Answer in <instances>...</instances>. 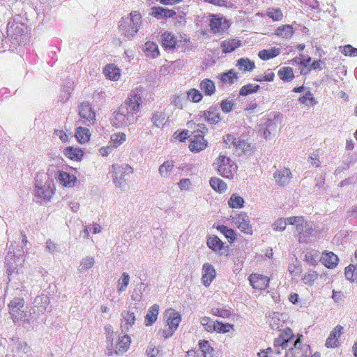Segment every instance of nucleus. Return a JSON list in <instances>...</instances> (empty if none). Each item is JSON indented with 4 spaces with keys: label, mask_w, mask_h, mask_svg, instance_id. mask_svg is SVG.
<instances>
[{
    "label": "nucleus",
    "mask_w": 357,
    "mask_h": 357,
    "mask_svg": "<svg viewBox=\"0 0 357 357\" xmlns=\"http://www.w3.org/2000/svg\"><path fill=\"white\" fill-rule=\"evenodd\" d=\"M233 326L232 324L229 323H223L217 320L215 321V328H213V330L219 333H226L229 332V331L233 328Z\"/></svg>",
    "instance_id": "obj_50"
},
{
    "label": "nucleus",
    "mask_w": 357,
    "mask_h": 357,
    "mask_svg": "<svg viewBox=\"0 0 357 357\" xmlns=\"http://www.w3.org/2000/svg\"><path fill=\"white\" fill-rule=\"evenodd\" d=\"M131 342L130 337L128 335H125L119 339L116 344V353L126 352L130 347Z\"/></svg>",
    "instance_id": "obj_33"
},
{
    "label": "nucleus",
    "mask_w": 357,
    "mask_h": 357,
    "mask_svg": "<svg viewBox=\"0 0 357 357\" xmlns=\"http://www.w3.org/2000/svg\"><path fill=\"white\" fill-rule=\"evenodd\" d=\"M63 155L73 161H80L84 155V151L79 148L68 146L63 150Z\"/></svg>",
    "instance_id": "obj_21"
},
{
    "label": "nucleus",
    "mask_w": 357,
    "mask_h": 357,
    "mask_svg": "<svg viewBox=\"0 0 357 357\" xmlns=\"http://www.w3.org/2000/svg\"><path fill=\"white\" fill-rule=\"evenodd\" d=\"M20 264H15V262L10 261H6V276L7 277L8 282H10L15 275H17V266Z\"/></svg>",
    "instance_id": "obj_39"
},
{
    "label": "nucleus",
    "mask_w": 357,
    "mask_h": 357,
    "mask_svg": "<svg viewBox=\"0 0 357 357\" xmlns=\"http://www.w3.org/2000/svg\"><path fill=\"white\" fill-rule=\"evenodd\" d=\"M236 66L245 72L251 71L255 68V62L248 58H241L237 61Z\"/></svg>",
    "instance_id": "obj_40"
},
{
    "label": "nucleus",
    "mask_w": 357,
    "mask_h": 357,
    "mask_svg": "<svg viewBox=\"0 0 357 357\" xmlns=\"http://www.w3.org/2000/svg\"><path fill=\"white\" fill-rule=\"evenodd\" d=\"M215 321L208 317L201 318L200 323L204 326V329L208 332L212 333L214 331Z\"/></svg>",
    "instance_id": "obj_54"
},
{
    "label": "nucleus",
    "mask_w": 357,
    "mask_h": 357,
    "mask_svg": "<svg viewBox=\"0 0 357 357\" xmlns=\"http://www.w3.org/2000/svg\"><path fill=\"white\" fill-rule=\"evenodd\" d=\"M187 98L194 103H198L202 100L203 95L198 89L192 88L187 91Z\"/></svg>",
    "instance_id": "obj_47"
},
{
    "label": "nucleus",
    "mask_w": 357,
    "mask_h": 357,
    "mask_svg": "<svg viewBox=\"0 0 357 357\" xmlns=\"http://www.w3.org/2000/svg\"><path fill=\"white\" fill-rule=\"evenodd\" d=\"M49 296L46 294H41L35 298L33 302V314H36L37 317L45 312L50 305Z\"/></svg>",
    "instance_id": "obj_11"
},
{
    "label": "nucleus",
    "mask_w": 357,
    "mask_h": 357,
    "mask_svg": "<svg viewBox=\"0 0 357 357\" xmlns=\"http://www.w3.org/2000/svg\"><path fill=\"white\" fill-rule=\"evenodd\" d=\"M164 9L162 6H153L150 10L149 15L157 20H164Z\"/></svg>",
    "instance_id": "obj_55"
},
{
    "label": "nucleus",
    "mask_w": 357,
    "mask_h": 357,
    "mask_svg": "<svg viewBox=\"0 0 357 357\" xmlns=\"http://www.w3.org/2000/svg\"><path fill=\"white\" fill-rule=\"evenodd\" d=\"M260 89V86L257 84H248L243 86L240 91L239 94L242 96H246L253 93H256Z\"/></svg>",
    "instance_id": "obj_48"
},
{
    "label": "nucleus",
    "mask_w": 357,
    "mask_h": 357,
    "mask_svg": "<svg viewBox=\"0 0 357 357\" xmlns=\"http://www.w3.org/2000/svg\"><path fill=\"white\" fill-rule=\"evenodd\" d=\"M24 305V300L22 298L15 297L13 298L8 304L9 312L12 315L14 321L17 320H23L24 323L30 324L34 322L37 317H33L30 315H27L22 308Z\"/></svg>",
    "instance_id": "obj_3"
},
{
    "label": "nucleus",
    "mask_w": 357,
    "mask_h": 357,
    "mask_svg": "<svg viewBox=\"0 0 357 357\" xmlns=\"http://www.w3.org/2000/svg\"><path fill=\"white\" fill-rule=\"evenodd\" d=\"M298 101L301 105L307 107L314 106L317 103L313 93L310 91H307L304 95L301 96Z\"/></svg>",
    "instance_id": "obj_29"
},
{
    "label": "nucleus",
    "mask_w": 357,
    "mask_h": 357,
    "mask_svg": "<svg viewBox=\"0 0 357 357\" xmlns=\"http://www.w3.org/2000/svg\"><path fill=\"white\" fill-rule=\"evenodd\" d=\"M320 261L326 267L333 268L337 265L338 257L333 252H324L320 257Z\"/></svg>",
    "instance_id": "obj_19"
},
{
    "label": "nucleus",
    "mask_w": 357,
    "mask_h": 357,
    "mask_svg": "<svg viewBox=\"0 0 357 357\" xmlns=\"http://www.w3.org/2000/svg\"><path fill=\"white\" fill-rule=\"evenodd\" d=\"M244 203L243 198L236 193L232 194L228 200V206L231 208H241Z\"/></svg>",
    "instance_id": "obj_41"
},
{
    "label": "nucleus",
    "mask_w": 357,
    "mask_h": 357,
    "mask_svg": "<svg viewBox=\"0 0 357 357\" xmlns=\"http://www.w3.org/2000/svg\"><path fill=\"white\" fill-rule=\"evenodd\" d=\"M129 281H130L129 275L126 272L123 273L121 278L118 281L119 291L122 292V291H125L129 284Z\"/></svg>",
    "instance_id": "obj_53"
},
{
    "label": "nucleus",
    "mask_w": 357,
    "mask_h": 357,
    "mask_svg": "<svg viewBox=\"0 0 357 357\" xmlns=\"http://www.w3.org/2000/svg\"><path fill=\"white\" fill-rule=\"evenodd\" d=\"M273 177L280 186H284L289 183L291 178V172L289 169L283 167L281 169L277 170L273 174Z\"/></svg>",
    "instance_id": "obj_17"
},
{
    "label": "nucleus",
    "mask_w": 357,
    "mask_h": 357,
    "mask_svg": "<svg viewBox=\"0 0 357 357\" xmlns=\"http://www.w3.org/2000/svg\"><path fill=\"white\" fill-rule=\"evenodd\" d=\"M280 54V50L274 47L268 50L259 51L258 56L262 60H268L278 56Z\"/></svg>",
    "instance_id": "obj_38"
},
{
    "label": "nucleus",
    "mask_w": 357,
    "mask_h": 357,
    "mask_svg": "<svg viewBox=\"0 0 357 357\" xmlns=\"http://www.w3.org/2000/svg\"><path fill=\"white\" fill-rule=\"evenodd\" d=\"M235 148L236 151H240L245 154H250L253 150V146L250 144L241 139H239Z\"/></svg>",
    "instance_id": "obj_51"
},
{
    "label": "nucleus",
    "mask_w": 357,
    "mask_h": 357,
    "mask_svg": "<svg viewBox=\"0 0 357 357\" xmlns=\"http://www.w3.org/2000/svg\"><path fill=\"white\" fill-rule=\"evenodd\" d=\"M320 253L316 250L307 251L304 255V261L310 266H315L320 261Z\"/></svg>",
    "instance_id": "obj_36"
},
{
    "label": "nucleus",
    "mask_w": 357,
    "mask_h": 357,
    "mask_svg": "<svg viewBox=\"0 0 357 357\" xmlns=\"http://www.w3.org/2000/svg\"><path fill=\"white\" fill-rule=\"evenodd\" d=\"M151 119L157 127L162 126L168 121V118L164 112H155Z\"/></svg>",
    "instance_id": "obj_43"
},
{
    "label": "nucleus",
    "mask_w": 357,
    "mask_h": 357,
    "mask_svg": "<svg viewBox=\"0 0 357 357\" xmlns=\"http://www.w3.org/2000/svg\"><path fill=\"white\" fill-rule=\"evenodd\" d=\"M249 281L250 285L256 289H266L269 283V279L268 277L252 273L249 276Z\"/></svg>",
    "instance_id": "obj_15"
},
{
    "label": "nucleus",
    "mask_w": 357,
    "mask_h": 357,
    "mask_svg": "<svg viewBox=\"0 0 357 357\" xmlns=\"http://www.w3.org/2000/svg\"><path fill=\"white\" fill-rule=\"evenodd\" d=\"M199 88L204 94L207 96H213L216 91L214 82L207 78L201 81Z\"/></svg>",
    "instance_id": "obj_23"
},
{
    "label": "nucleus",
    "mask_w": 357,
    "mask_h": 357,
    "mask_svg": "<svg viewBox=\"0 0 357 357\" xmlns=\"http://www.w3.org/2000/svg\"><path fill=\"white\" fill-rule=\"evenodd\" d=\"M36 196L46 201H50L54 194L52 180L45 173H38L35 182Z\"/></svg>",
    "instance_id": "obj_2"
},
{
    "label": "nucleus",
    "mask_w": 357,
    "mask_h": 357,
    "mask_svg": "<svg viewBox=\"0 0 357 357\" xmlns=\"http://www.w3.org/2000/svg\"><path fill=\"white\" fill-rule=\"evenodd\" d=\"M121 316L125 321V325L121 327L125 328L126 326V329H128V326H132L135 324V316L134 312L130 311H123L121 313Z\"/></svg>",
    "instance_id": "obj_49"
},
{
    "label": "nucleus",
    "mask_w": 357,
    "mask_h": 357,
    "mask_svg": "<svg viewBox=\"0 0 357 357\" xmlns=\"http://www.w3.org/2000/svg\"><path fill=\"white\" fill-rule=\"evenodd\" d=\"M210 17L209 26L213 33H222L230 27L229 21L226 18L215 14Z\"/></svg>",
    "instance_id": "obj_10"
},
{
    "label": "nucleus",
    "mask_w": 357,
    "mask_h": 357,
    "mask_svg": "<svg viewBox=\"0 0 357 357\" xmlns=\"http://www.w3.org/2000/svg\"><path fill=\"white\" fill-rule=\"evenodd\" d=\"M59 183L66 188H73L76 185L77 177L75 174L62 170L58 171Z\"/></svg>",
    "instance_id": "obj_16"
},
{
    "label": "nucleus",
    "mask_w": 357,
    "mask_h": 357,
    "mask_svg": "<svg viewBox=\"0 0 357 357\" xmlns=\"http://www.w3.org/2000/svg\"><path fill=\"white\" fill-rule=\"evenodd\" d=\"M162 43L165 48L174 49L177 43L176 38L169 31H165L162 36Z\"/></svg>",
    "instance_id": "obj_26"
},
{
    "label": "nucleus",
    "mask_w": 357,
    "mask_h": 357,
    "mask_svg": "<svg viewBox=\"0 0 357 357\" xmlns=\"http://www.w3.org/2000/svg\"><path fill=\"white\" fill-rule=\"evenodd\" d=\"M101 231V226L98 224H93L91 225L87 226L84 229V237H87L89 236V232L91 231L93 234H96Z\"/></svg>",
    "instance_id": "obj_64"
},
{
    "label": "nucleus",
    "mask_w": 357,
    "mask_h": 357,
    "mask_svg": "<svg viewBox=\"0 0 357 357\" xmlns=\"http://www.w3.org/2000/svg\"><path fill=\"white\" fill-rule=\"evenodd\" d=\"M288 224L287 218H279L273 224V229L275 231H283Z\"/></svg>",
    "instance_id": "obj_59"
},
{
    "label": "nucleus",
    "mask_w": 357,
    "mask_h": 357,
    "mask_svg": "<svg viewBox=\"0 0 357 357\" xmlns=\"http://www.w3.org/2000/svg\"><path fill=\"white\" fill-rule=\"evenodd\" d=\"M25 252L23 247H9L5 260L6 261H13L17 264H22L24 261Z\"/></svg>",
    "instance_id": "obj_13"
},
{
    "label": "nucleus",
    "mask_w": 357,
    "mask_h": 357,
    "mask_svg": "<svg viewBox=\"0 0 357 357\" xmlns=\"http://www.w3.org/2000/svg\"><path fill=\"white\" fill-rule=\"evenodd\" d=\"M75 137L79 144H86L90 140L91 132L86 128L78 127L75 130Z\"/></svg>",
    "instance_id": "obj_28"
},
{
    "label": "nucleus",
    "mask_w": 357,
    "mask_h": 357,
    "mask_svg": "<svg viewBox=\"0 0 357 357\" xmlns=\"http://www.w3.org/2000/svg\"><path fill=\"white\" fill-rule=\"evenodd\" d=\"M273 125H274V127L275 128L276 126L275 125L274 121L271 119H268V121L266 123V128L261 127L259 130V132L261 133V135L264 137L267 138L271 134V131L268 130V128L272 129V126Z\"/></svg>",
    "instance_id": "obj_61"
},
{
    "label": "nucleus",
    "mask_w": 357,
    "mask_h": 357,
    "mask_svg": "<svg viewBox=\"0 0 357 357\" xmlns=\"http://www.w3.org/2000/svg\"><path fill=\"white\" fill-rule=\"evenodd\" d=\"M318 275L319 274L317 271H310L304 275L302 278V280L305 284L312 286L314 281L318 278Z\"/></svg>",
    "instance_id": "obj_52"
},
{
    "label": "nucleus",
    "mask_w": 357,
    "mask_h": 357,
    "mask_svg": "<svg viewBox=\"0 0 357 357\" xmlns=\"http://www.w3.org/2000/svg\"><path fill=\"white\" fill-rule=\"evenodd\" d=\"M142 22V15L138 11H132L129 17L122 18L119 29L122 36L130 39L139 31Z\"/></svg>",
    "instance_id": "obj_1"
},
{
    "label": "nucleus",
    "mask_w": 357,
    "mask_h": 357,
    "mask_svg": "<svg viewBox=\"0 0 357 357\" xmlns=\"http://www.w3.org/2000/svg\"><path fill=\"white\" fill-rule=\"evenodd\" d=\"M206 130L204 124H198V128L192 132L193 137L189 144V149L192 152L197 153L207 147L208 143L204 139Z\"/></svg>",
    "instance_id": "obj_7"
},
{
    "label": "nucleus",
    "mask_w": 357,
    "mask_h": 357,
    "mask_svg": "<svg viewBox=\"0 0 357 357\" xmlns=\"http://www.w3.org/2000/svg\"><path fill=\"white\" fill-rule=\"evenodd\" d=\"M344 275L347 280L357 283V266L349 264L345 268Z\"/></svg>",
    "instance_id": "obj_45"
},
{
    "label": "nucleus",
    "mask_w": 357,
    "mask_h": 357,
    "mask_svg": "<svg viewBox=\"0 0 357 357\" xmlns=\"http://www.w3.org/2000/svg\"><path fill=\"white\" fill-rule=\"evenodd\" d=\"M205 2L213 6L225 8H231L233 4L227 0H204Z\"/></svg>",
    "instance_id": "obj_60"
},
{
    "label": "nucleus",
    "mask_w": 357,
    "mask_h": 357,
    "mask_svg": "<svg viewBox=\"0 0 357 357\" xmlns=\"http://www.w3.org/2000/svg\"><path fill=\"white\" fill-rule=\"evenodd\" d=\"M103 73L108 79L113 81L118 80L121 77L120 69L113 63L107 65L103 70Z\"/></svg>",
    "instance_id": "obj_25"
},
{
    "label": "nucleus",
    "mask_w": 357,
    "mask_h": 357,
    "mask_svg": "<svg viewBox=\"0 0 357 357\" xmlns=\"http://www.w3.org/2000/svg\"><path fill=\"white\" fill-rule=\"evenodd\" d=\"M19 17L10 19L7 25L8 37L17 42H21L28 33V26L23 23Z\"/></svg>",
    "instance_id": "obj_4"
},
{
    "label": "nucleus",
    "mask_w": 357,
    "mask_h": 357,
    "mask_svg": "<svg viewBox=\"0 0 357 357\" xmlns=\"http://www.w3.org/2000/svg\"><path fill=\"white\" fill-rule=\"evenodd\" d=\"M217 229L224 234L226 238H227L229 243H233L236 238V234L232 229L228 228L225 225H218Z\"/></svg>",
    "instance_id": "obj_42"
},
{
    "label": "nucleus",
    "mask_w": 357,
    "mask_h": 357,
    "mask_svg": "<svg viewBox=\"0 0 357 357\" xmlns=\"http://www.w3.org/2000/svg\"><path fill=\"white\" fill-rule=\"evenodd\" d=\"M126 135L122 132L114 133L110 137L109 144L113 148H118L126 141Z\"/></svg>",
    "instance_id": "obj_35"
},
{
    "label": "nucleus",
    "mask_w": 357,
    "mask_h": 357,
    "mask_svg": "<svg viewBox=\"0 0 357 357\" xmlns=\"http://www.w3.org/2000/svg\"><path fill=\"white\" fill-rule=\"evenodd\" d=\"M265 15L273 22L281 21L284 18V14L280 8H268L266 10Z\"/></svg>",
    "instance_id": "obj_31"
},
{
    "label": "nucleus",
    "mask_w": 357,
    "mask_h": 357,
    "mask_svg": "<svg viewBox=\"0 0 357 357\" xmlns=\"http://www.w3.org/2000/svg\"><path fill=\"white\" fill-rule=\"evenodd\" d=\"M174 167V162L172 160L164 162L159 167V173L162 177H167L172 172Z\"/></svg>",
    "instance_id": "obj_46"
},
{
    "label": "nucleus",
    "mask_w": 357,
    "mask_h": 357,
    "mask_svg": "<svg viewBox=\"0 0 357 357\" xmlns=\"http://www.w3.org/2000/svg\"><path fill=\"white\" fill-rule=\"evenodd\" d=\"M341 52L345 56H357V48L352 47L351 45L344 46Z\"/></svg>",
    "instance_id": "obj_62"
},
{
    "label": "nucleus",
    "mask_w": 357,
    "mask_h": 357,
    "mask_svg": "<svg viewBox=\"0 0 357 357\" xmlns=\"http://www.w3.org/2000/svg\"><path fill=\"white\" fill-rule=\"evenodd\" d=\"M211 314L222 318H228L231 316V311L225 308L213 307L211 309Z\"/></svg>",
    "instance_id": "obj_57"
},
{
    "label": "nucleus",
    "mask_w": 357,
    "mask_h": 357,
    "mask_svg": "<svg viewBox=\"0 0 357 357\" xmlns=\"http://www.w3.org/2000/svg\"><path fill=\"white\" fill-rule=\"evenodd\" d=\"M171 103L176 107L182 109L183 108V97L181 95L175 94L172 97Z\"/></svg>",
    "instance_id": "obj_63"
},
{
    "label": "nucleus",
    "mask_w": 357,
    "mask_h": 357,
    "mask_svg": "<svg viewBox=\"0 0 357 357\" xmlns=\"http://www.w3.org/2000/svg\"><path fill=\"white\" fill-rule=\"evenodd\" d=\"M238 79L237 73L231 69L220 75V80L222 83L232 84Z\"/></svg>",
    "instance_id": "obj_44"
},
{
    "label": "nucleus",
    "mask_w": 357,
    "mask_h": 357,
    "mask_svg": "<svg viewBox=\"0 0 357 357\" xmlns=\"http://www.w3.org/2000/svg\"><path fill=\"white\" fill-rule=\"evenodd\" d=\"M164 317L166 319L167 326L176 331L181 321V314L172 309H169L165 312Z\"/></svg>",
    "instance_id": "obj_14"
},
{
    "label": "nucleus",
    "mask_w": 357,
    "mask_h": 357,
    "mask_svg": "<svg viewBox=\"0 0 357 357\" xmlns=\"http://www.w3.org/2000/svg\"><path fill=\"white\" fill-rule=\"evenodd\" d=\"M93 264L94 259L91 257H86L81 261L78 270L80 272L82 271L88 270L93 266Z\"/></svg>",
    "instance_id": "obj_56"
},
{
    "label": "nucleus",
    "mask_w": 357,
    "mask_h": 357,
    "mask_svg": "<svg viewBox=\"0 0 357 357\" xmlns=\"http://www.w3.org/2000/svg\"><path fill=\"white\" fill-rule=\"evenodd\" d=\"M209 183L211 187L218 193H223L227 189V183L218 177H211Z\"/></svg>",
    "instance_id": "obj_32"
},
{
    "label": "nucleus",
    "mask_w": 357,
    "mask_h": 357,
    "mask_svg": "<svg viewBox=\"0 0 357 357\" xmlns=\"http://www.w3.org/2000/svg\"><path fill=\"white\" fill-rule=\"evenodd\" d=\"M159 313V305L158 304H153L151 305L144 317V324L146 326H152L157 320L158 315Z\"/></svg>",
    "instance_id": "obj_22"
},
{
    "label": "nucleus",
    "mask_w": 357,
    "mask_h": 357,
    "mask_svg": "<svg viewBox=\"0 0 357 357\" xmlns=\"http://www.w3.org/2000/svg\"><path fill=\"white\" fill-rule=\"evenodd\" d=\"M78 112L82 123L89 126L96 123V112L88 102H82L78 107Z\"/></svg>",
    "instance_id": "obj_8"
},
{
    "label": "nucleus",
    "mask_w": 357,
    "mask_h": 357,
    "mask_svg": "<svg viewBox=\"0 0 357 357\" xmlns=\"http://www.w3.org/2000/svg\"><path fill=\"white\" fill-rule=\"evenodd\" d=\"M275 74L271 70L266 71L263 76L256 77L254 80L259 82H272L274 80Z\"/></svg>",
    "instance_id": "obj_58"
},
{
    "label": "nucleus",
    "mask_w": 357,
    "mask_h": 357,
    "mask_svg": "<svg viewBox=\"0 0 357 357\" xmlns=\"http://www.w3.org/2000/svg\"><path fill=\"white\" fill-rule=\"evenodd\" d=\"M202 271V282L206 287H208L215 278V271L213 266L208 263L203 265Z\"/></svg>",
    "instance_id": "obj_18"
},
{
    "label": "nucleus",
    "mask_w": 357,
    "mask_h": 357,
    "mask_svg": "<svg viewBox=\"0 0 357 357\" xmlns=\"http://www.w3.org/2000/svg\"><path fill=\"white\" fill-rule=\"evenodd\" d=\"M289 225H295L296 230L299 234V239L301 238L303 229L306 227L307 222L303 216H292L287 218Z\"/></svg>",
    "instance_id": "obj_24"
},
{
    "label": "nucleus",
    "mask_w": 357,
    "mask_h": 357,
    "mask_svg": "<svg viewBox=\"0 0 357 357\" xmlns=\"http://www.w3.org/2000/svg\"><path fill=\"white\" fill-rule=\"evenodd\" d=\"M216 169L222 176L232 179L236 173L237 166L229 158L219 155L215 162Z\"/></svg>",
    "instance_id": "obj_5"
},
{
    "label": "nucleus",
    "mask_w": 357,
    "mask_h": 357,
    "mask_svg": "<svg viewBox=\"0 0 357 357\" xmlns=\"http://www.w3.org/2000/svg\"><path fill=\"white\" fill-rule=\"evenodd\" d=\"M241 41L238 39L227 38L221 43L222 51L225 54L231 53L241 47Z\"/></svg>",
    "instance_id": "obj_20"
},
{
    "label": "nucleus",
    "mask_w": 357,
    "mask_h": 357,
    "mask_svg": "<svg viewBox=\"0 0 357 357\" xmlns=\"http://www.w3.org/2000/svg\"><path fill=\"white\" fill-rule=\"evenodd\" d=\"M232 222L243 233L252 234V228L249 217L245 212H240L231 216Z\"/></svg>",
    "instance_id": "obj_9"
},
{
    "label": "nucleus",
    "mask_w": 357,
    "mask_h": 357,
    "mask_svg": "<svg viewBox=\"0 0 357 357\" xmlns=\"http://www.w3.org/2000/svg\"><path fill=\"white\" fill-rule=\"evenodd\" d=\"M143 91L144 89L141 86L136 87L130 91L124 102L127 114H137L139 111V107L142 103Z\"/></svg>",
    "instance_id": "obj_6"
},
{
    "label": "nucleus",
    "mask_w": 357,
    "mask_h": 357,
    "mask_svg": "<svg viewBox=\"0 0 357 357\" xmlns=\"http://www.w3.org/2000/svg\"><path fill=\"white\" fill-rule=\"evenodd\" d=\"M279 78L283 82H291L294 78L293 68L289 66H284L279 69L278 72Z\"/></svg>",
    "instance_id": "obj_30"
},
{
    "label": "nucleus",
    "mask_w": 357,
    "mask_h": 357,
    "mask_svg": "<svg viewBox=\"0 0 357 357\" xmlns=\"http://www.w3.org/2000/svg\"><path fill=\"white\" fill-rule=\"evenodd\" d=\"M143 50L145 55L151 59L156 58L160 54L158 45L151 41L145 43Z\"/></svg>",
    "instance_id": "obj_27"
},
{
    "label": "nucleus",
    "mask_w": 357,
    "mask_h": 357,
    "mask_svg": "<svg viewBox=\"0 0 357 357\" xmlns=\"http://www.w3.org/2000/svg\"><path fill=\"white\" fill-rule=\"evenodd\" d=\"M132 168L127 164L122 165H113L112 166V177L114 183H120L125 175L132 174Z\"/></svg>",
    "instance_id": "obj_12"
},
{
    "label": "nucleus",
    "mask_w": 357,
    "mask_h": 357,
    "mask_svg": "<svg viewBox=\"0 0 357 357\" xmlns=\"http://www.w3.org/2000/svg\"><path fill=\"white\" fill-rule=\"evenodd\" d=\"M294 29L291 25L282 24L275 30V34L282 38H290L294 35Z\"/></svg>",
    "instance_id": "obj_37"
},
{
    "label": "nucleus",
    "mask_w": 357,
    "mask_h": 357,
    "mask_svg": "<svg viewBox=\"0 0 357 357\" xmlns=\"http://www.w3.org/2000/svg\"><path fill=\"white\" fill-rule=\"evenodd\" d=\"M204 118L206 121L211 124H215L220 121V114L217 109L214 107H210L204 114Z\"/></svg>",
    "instance_id": "obj_34"
}]
</instances>
